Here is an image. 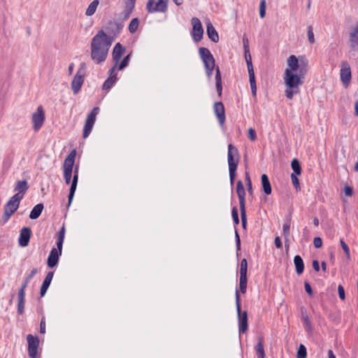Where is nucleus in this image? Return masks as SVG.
<instances>
[{
    "instance_id": "f257e3e1",
    "label": "nucleus",
    "mask_w": 358,
    "mask_h": 358,
    "mask_svg": "<svg viewBox=\"0 0 358 358\" xmlns=\"http://www.w3.org/2000/svg\"><path fill=\"white\" fill-rule=\"evenodd\" d=\"M308 60L304 56L290 55L287 59V67L282 79L285 87V94L289 99H292L294 94L299 92V87L303 85L308 72Z\"/></svg>"
},
{
    "instance_id": "f03ea898",
    "label": "nucleus",
    "mask_w": 358,
    "mask_h": 358,
    "mask_svg": "<svg viewBox=\"0 0 358 358\" xmlns=\"http://www.w3.org/2000/svg\"><path fill=\"white\" fill-rule=\"evenodd\" d=\"M239 152L238 149L232 144L228 145L227 162L229 166V173L230 184L232 186L234 183L236 171L239 162Z\"/></svg>"
},
{
    "instance_id": "7ed1b4c3",
    "label": "nucleus",
    "mask_w": 358,
    "mask_h": 358,
    "mask_svg": "<svg viewBox=\"0 0 358 358\" xmlns=\"http://www.w3.org/2000/svg\"><path fill=\"white\" fill-rule=\"evenodd\" d=\"M87 65L85 63L83 62L80 64L79 68L71 83V89L74 94H77L80 91L85 81Z\"/></svg>"
},
{
    "instance_id": "20e7f679",
    "label": "nucleus",
    "mask_w": 358,
    "mask_h": 358,
    "mask_svg": "<svg viewBox=\"0 0 358 358\" xmlns=\"http://www.w3.org/2000/svg\"><path fill=\"white\" fill-rule=\"evenodd\" d=\"M21 200L18 198V196H13L6 203L3 208V213L1 218L3 224L7 222L12 215L18 209Z\"/></svg>"
},
{
    "instance_id": "39448f33",
    "label": "nucleus",
    "mask_w": 358,
    "mask_h": 358,
    "mask_svg": "<svg viewBox=\"0 0 358 358\" xmlns=\"http://www.w3.org/2000/svg\"><path fill=\"white\" fill-rule=\"evenodd\" d=\"M236 306L238 313L239 334H244L248 328V313L246 311H241V310L240 295L237 290L236 291Z\"/></svg>"
},
{
    "instance_id": "423d86ee",
    "label": "nucleus",
    "mask_w": 358,
    "mask_h": 358,
    "mask_svg": "<svg viewBox=\"0 0 358 358\" xmlns=\"http://www.w3.org/2000/svg\"><path fill=\"white\" fill-rule=\"evenodd\" d=\"M76 152L75 150H72L67 157L65 159L63 164L64 178L65 182L69 185L71 182L73 168L75 162Z\"/></svg>"
},
{
    "instance_id": "0eeeda50",
    "label": "nucleus",
    "mask_w": 358,
    "mask_h": 358,
    "mask_svg": "<svg viewBox=\"0 0 358 358\" xmlns=\"http://www.w3.org/2000/svg\"><path fill=\"white\" fill-rule=\"evenodd\" d=\"M199 54L205 65L207 76L210 78L215 68V59L210 52L206 48H201Z\"/></svg>"
},
{
    "instance_id": "6e6552de",
    "label": "nucleus",
    "mask_w": 358,
    "mask_h": 358,
    "mask_svg": "<svg viewBox=\"0 0 358 358\" xmlns=\"http://www.w3.org/2000/svg\"><path fill=\"white\" fill-rule=\"evenodd\" d=\"M169 0H148L145 9L148 13H165L168 10Z\"/></svg>"
},
{
    "instance_id": "1a4fd4ad",
    "label": "nucleus",
    "mask_w": 358,
    "mask_h": 358,
    "mask_svg": "<svg viewBox=\"0 0 358 358\" xmlns=\"http://www.w3.org/2000/svg\"><path fill=\"white\" fill-rule=\"evenodd\" d=\"M115 37V34L108 31L100 30L93 38L91 45H111Z\"/></svg>"
},
{
    "instance_id": "9d476101",
    "label": "nucleus",
    "mask_w": 358,
    "mask_h": 358,
    "mask_svg": "<svg viewBox=\"0 0 358 358\" xmlns=\"http://www.w3.org/2000/svg\"><path fill=\"white\" fill-rule=\"evenodd\" d=\"M99 108L98 107H94L90 113L87 115L84 128H83V136L84 138H86L90 134L94 124L96 121V117L99 113Z\"/></svg>"
},
{
    "instance_id": "9b49d317",
    "label": "nucleus",
    "mask_w": 358,
    "mask_h": 358,
    "mask_svg": "<svg viewBox=\"0 0 358 358\" xmlns=\"http://www.w3.org/2000/svg\"><path fill=\"white\" fill-rule=\"evenodd\" d=\"M31 122L33 124V129L38 131L43 127L45 122V112L43 106H39L36 111L31 115Z\"/></svg>"
},
{
    "instance_id": "f8f14e48",
    "label": "nucleus",
    "mask_w": 358,
    "mask_h": 358,
    "mask_svg": "<svg viewBox=\"0 0 358 358\" xmlns=\"http://www.w3.org/2000/svg\"><path fill=\"white\" fill-rule=\"evenodd\" d=\"M107 46H92L91 57L97 64L103 62L108 55Z\"/></svg>"
},
{
    "instance_id": "ddd939ff",
    "label": "nucleus",
    "mask_w": 358,
    "mask_h": 358,
    "mask_svg": "<svg viewBox=\"0 0 358 358\" xmlns=\"http://www.w3.org/2000/svg\"><path fill=\"white\" fill-rule=\"evenodd\" d=\"M191 23L192 25V36L195 43L199 42L203 34V29L200 20L197 17L192 18Z\"/></svg>"
},
{
    "instance_id": "4468645a",
    "label": "nucleus",
    "mask_w": 358,
    "mask_h": 358,
    "mask_svg": "<svg viewBox=\"0 0 358 358\" xmlns=\"http://www.w3.org/2000/svg\"><path fill=\"white\" fill-rule=\"evenodd\" d=\"M28 343V354L31 358H37L39 340L37 336L28 334L27 336Z\"/></svg>"
},
{
    "instance_id": "2eb2a0df",
    "label": "nucleus",
    "mask_w": 358,
    "mask_h": 358,
    "mask_svg": "<svg viewBox=\"0 0 358 358\" xmlns=\"http://www.w3.org/2000/svg\"><path fill=\"white\" fill-rule=\"evenodd\" d=\"M341 80L345 87H348L350 83L352 74L350 65L346 62H342L340 71Z\"/></svg>"
},
{
    "instance_id": "dca6fc26",
    "label": "nucleus",
    "mask_w": 358,
    "mask_h": 358,
    "mask_svg": "<svg viewBox=\"0 0 358 358\" xmlns=\"http://www.w3.org/2000/svg\"><path fill=\"white\" fill-rule=\"evenodd\" d=\"M62 248H54L51 250L48 257L47 264L49 268L55 267L59 262V258L62 255Z\"/></svg>"
},
{
    "instance_id": "f3484780",
    "label": "nucleus",
    "mask_w": 358,
    "mask_h": 358,
    "mask_svg": "<svg viewBox=\"0 0 358 358\" xmlns=\"http://www.w3.org/2000/svg\"><path fill=\"white\" fill-rule=\"evenodd\" d=\"M213 110L220 124L222 126L225 122V111L223 103L220 101L215 102Z\"/></svg>"
},
{
    "instance_id": "a211bd4d",
    "label": "nucleus",
    "mask_w": 358,
    "mask_h": 358,
    "mask_svg": "<svg viewBox=\"0 0 358 358\" xmlns=\"http://www.w3.org/2000/svg\"><path fill=\"white\" fill-rule=\"evenodd\" d=\"M31 234V231L29 227H23L21 229L18 239V243L21 247H26L28 245Z\"/></svg>"
},
{
    "instance_id": "6ab92c4d",
    "label": "nucleus",
    "mask_w": 358,
    "mask_h": 358,
    "mask_svg": "<svg viewBox=\"0 0 358 358\" xmlns=\"http://www.w3.org/2000/svg\"><path fill=\"white\" fill-rule=\"evenodd\" d=\"M29 188L27 181L24 180H18L15 183V186L14 188V190L17 192L15 194H14V196H17L20 199H22L24 197V194L27 191Z\"/></svg>"
},
{
    "instance_id": "aec40b11",
    "label": "nucleus",
    "mask_w": 358,
    "mask_h": 358,
    "mask_svg": "<svg viewBox=\"0 0 358 358\" xmlns=\"http://www.w3.org/2000/svg\"><path fill=\"white\" fill-rule=\"evenodd\" d=\"M236 193L240 208L245 207V190L241 180H238L236 183Z\"/></svg>"
},
{
    "instance_id": "412c9836",
    "label": "nucleus",
    "mask_w": 358,
    "mask_h": 358,
    "mask_svg": "<svg viewBox=\"0 0 358 358\" xmlns=\"http://www.w3.org/2000/svg\"><path fill=\"white\" fill-rule=\"evenodd\" d=\"M115 66H113L109 71V77L103 83V90L108 91L115 84L117 80L116 74L115 73Z\"/></svg>"
},
{
    "instance_id": "4be33fe9",
    "label": "nucleus",
    "mask_w": 358,
    "mask_h": 358,
    "mask_svg": "<svg viewBox=\"0 0 358 358\" xmlns=\"http://www.w3.org/2000/svg\"><path fill=\"white\" fill-rule=\"evenodd\" d=\"M78 166H76V169H75V171H74V175H73V177L71 185L70 190H69V206H70L71 202H72V200H73V196H74V194H75V192H76V187H77V184H78Z\"/></svg>"
},
{
    "instance_id": "5701e85b",
    "label": "nucleus",
    "mask_w": 358,
    "mask_h": 358,
    "mask_svg": "<svg viewBox=\"0 0 358 358\" xmlns=\"http://www.w3.org/2000/svg\"><path fill=\"white\" fill-rule=\"evenodd\" d=\"M206 32H207V35H208V38L213 43L218 42V41H219L218 34L210 22H208L206 24Z\"/></svg>"
},
{
    "instance_id": "b1692460",
    "label": "nucleus",
    "mask_w": 358,
    "mask_h": 358,
    "mask_svg": "<svg viewBox=\"0 0 358 358\" xmlns=\"http://www.w3.org/2000/svg\"><path fill=\"white\" fill-rule=\"evenodd\" d=\"M53 275H54V272H52V271L48 273V274L46 275V277L44 279L42 286L41 287L40 294H41V296H45V294L51 283Z\"/></svg>"
},
{
    "instance_id": "393cba45",
    "label": "nucleus",
    "mask_w": 358,
    "mask_h": 358,
    "mask_svg": "<svg viewBox=\"0 0 358 358\" xmlns=\"http://www.w3.org/2000/svg\"><path fill=\"white\" fill-rule=\"evenodd\" d=\"M261 180L264 193L268 195L271 194L272 189L268 176L266 174L262 175Z\"/></svg>"
},
{
    "instance_id": "a878e982",
    "label": "nucleus",
    "mask_w": 358,
    "mask_h": 358,
    "mask_svg": "<svg viewBox=\"0 0 358 358\" xmlns=\"http://www.w3.org/2000/svg\"><path fill=\"white\" fill-rule=\"evenodd\" d=\"M294 264L296 268V272L298 275L301 274L304 270V264L302 258L299 255H296L294 258Z\"/></svg>"
},
{
    "instance_id": "bb28decb",
    "label": "nucleus",
    "mask_w": 358,
    "mask_h": 358,
    "mask_svg": "<svg viewBox=\"0 0 358 358\" xmlns=\"http://www.w3.org/2000/svg\"><path fill=\"white\" fill-rule=\"evenodd\" d=\"M125 52L124 46H115L113 51V57L117 64Z\"/></svg>"
},
{
    "instance_id": "cd10ccee",
    "label": "nucleus",
    "mask_w": 358,
    "mask_h": 358,
    "mask_svg": "<svg viewBox=\"0 0 358 358\" xmlns=\"http://www.w3.org/2000/svg\"><path fill=\"white\" fill-rule=\"evenodd\" d=\"M43 210V205L42 203H38L36 205L33 209L31 210L29 214V218L31 220L37 219L41 214Z\"/></svg>"
},
{
    "instance_id": "c85d7f7f",
    "label": "nucleus",
    "mask_w": 358,
    "mask_h": 358,
    "mask_svg": "<svg viewBox=\"0 0 358 358\" xmlns=\"http://www.w3.org/2000/svg\"><path fill=\"white\" fill-rule=\"evenodd\" d=\"M245 47V62L248 66V73H253V66L252 64V57L250 53V50L248 49V46H244Z\"/></svg>"
},
{
    "instance_id": "c756f323",
    "label": "nucleus",
    "mask_w": 358,
    "mask_h": 358,
    "mask_svg": "<svg viewBox=\"0 0 358 358\" xmlns=\"http://www.w3.org/2000/svg\"><path fill=\"white\" fill-rule=\"evenodd\" d=\"M99 0H94L92 2H91L85 11V15L87 16H92L94 15L96 12L97 6H99Z\"/></svg>"
},
{
    "instance_id": "7c9ffc66",
    "label": "nucleus",
    "mask_w": 358,
    "mask_h": 358,
    "mask_svg": "<svg viewBox=\"0 0 358 358\" xmlns=\"http://www.w3.org/2000/svg\"><path fill=\"white\" fill-rule=\"evenodd\" d=\"M289 229H290V222H289V221H287L283 224L282 232H283V236H285V247H287V249L289 247L287 243L289 242Z\"/></svg>"
},
{
    "instance_id": "2f4dec72",
    "label": "nucleus",
    "mask_w": 358,
    "mask_h": 358,
    "mask_svg": "<svg viewBox=\"0 0 358 358\" xmlns=\"http://www.w3.org/2000/svg\"><path fill=\"white\" fill-rule=\"evenodd\" d=\"M257 355L259 358H265V352L263 345V340L262 338H259L258 343L255 347Z\"/></svg>"
},
{
    "instance_id": "473e14b6",
    "label": "nucleus",
    "mask_w": 358,
    "mask_h": 358,
    "mask_svg": "<svg viewBox=\"0 0 358 358\" xmlns=\"http://www.w3.org/2000/svg\"><path fill=\"white\" fill-rule=\"evenodd\" d=\"M215 82H216V90L220 96L222 94V79H221V73L219 68L216 69V75H215Z\"/></svg>"
},
{
    "instance_id": "72a5a7b5",
    "label": "nucleus",
    "mask_w": 358,
    "mask_h": 358,
    "mask_svg": "<svg viewBox=\"0 0 358 358\" xmlns=\"http://www.w3.org/2000/svg\"><path fill=\"white\" fill-rule=\"evenodd\" d=\"M25 295L18 294L17 312L20 315H22L24 310Z\"/></svg>"
},
{
    "instance_id": "f704fd0d",
    "label": "nucleus",
    "mask_w": 358,
    "mask_h": 358,
    "mask_svg": "<svg viewBox=\"0 0 358 358\" xmlns=\"http://www.w3.org/2000/svg\"><path fill=\"white\" fill-rule=\"evenodd\" d=\"M249 73V80H250V88L252 91V94L253 96H256L257 92V86H256V82H255V73Z\"/></svg>"
},
{
    "instance_id": "c9c22d12",
    "label": "nucleus",
    "mask_w": 358,
    "mask_h": 358,
    "mask_svg": "<svg viewBox=\"0 0 358 358\" xmlns=\"http://www.w3.org/2000/svg\"><path fill=\"white\" fill-rule=\"evenodd\" d=\"M291 166L294 173V174L300 175L301 173V165L296 159H292Z\"/></svg>"
},
{
    "instance_id": "e433bc0d",
    "label": "nucleus",
    "mask_w": 358,
    "mask_h": 358,
    "mask_svg": "<svg viewBox=\"0 0 358 358\" xmlns=\"http://www.w3.org/2000/svg\"><path fill=\"white\" fill-rule=\"evenodd\" d=\"M65 229L63 227L58 234L57 246V248H62L64 240Z\"/></svg>"
},
{
    "instance_id": "4c0bfd02",
    "label": "nucleus",
    "mask_w": 358,
    "mask_h": 358,
    "mask_svg": "<svg viewBox=\"0 0 358 358\" xmlns=\"http://www.w3.org/2000/svg\"><path fill=\"white\" fill-rule=\"evenodd\" d=\"M248 262L245 259H243L240 264V276H247Z\"/></svg>"
},
{
    "instance_id": "58836bf2",
    "label": "nucleus",
    "mask_w": 358,
    "mask_h": 358,
    "mask_svg": "<svg viewBox=\"0 0 358 358\" xmlns=\"http://www.w3.org/2000/svg\"><path fill=\"white\" fill-rule=\"evenodd\" d=\"M247 276H240L239 288L242 293H245L247 289Z\"/></svg>"
},
{
    "instance_id": "ea45409f",
    "label": "nucleus",
    "mask_w": 358,
    "mask_h": 358,
    "mask_svg": "<svg viewBox=\"0 0 358 358\" xmlns=\"http://www.w3.org/2000/svg\"><path fill=\"white\" fill-rule=\"evenodd\" d=\"M139 21L138 18H133L129 24V30L131 33H134L138 27Z\"/></svg>"
},
{
    "instance_id": "a19ab883",
    "label": "nucleus",
    "mask_w": 358,
    "mask_h": 358,
    "mask_svg": "<svg viewBox=\"0 0 358 358\" xmlns=\"http://www.w3.org/2000/svg\"><path fill=\"white\" fill-rule=\"evenodd\" d=\"M135 3H136V1H126V2H125V13H127V16H129L133 11V10L135 7Z\"/></svg>"
},
{
    "instance_id": "79ce46f5",
    "label": "nucleus",
    "mask_w": 358,
    "mask_h": 358,
    "mask_svg": "<svg viewBox=\"0 0 358 358\" xmlns=\"http://www.w3.org/2000/svg\"><path fill=\"white\" fill-rule=\"evenodd\" d=\"M350 41L352 43L358 44V23L350 33Z\"/></svg>"
},
{
    "instance_id": "37998d69",
    "label": "nucleus",
    "mask_w": 358,
    "mask_h": 358,
    "mask_svg": "<svg viewBox=\"0 0 358 358\" xmlns=\"http://www.w3.org/2000/svg\"><path fill=\"white\" fill-rule=\"evenodd\" d=\"M241 224L243 229H246L247 226V217H246V210L245 207L240 208Z\"/></svg>"
},
{
    "instance_id": "c03bdc74",
    "label": "nucleus",
    "mask_w": 358,
    "mask_h": 358,
    "mask_svg": "<svg viewBox=\"0 0 358 358\" xmlns=\"http://www.w3.org/2000/svg\"><path fill=\"white\" fill-rule=\"evenodd\" d=\"M266 0H261L259 3V16L264 18L266 15Z\"/></svg>"
},
{
    "instance_id": "a18cd8bd",
    "label": "nucleus",
    "mask_w": 358,
    "mask_h": 358,
    "mask_svg": "<svg viewBox=\"0 0 358 358\" xmlns=\"http://www.w3.org/2000/svg\"><path fill=\"white\" fill-rule=\"evenodd\" d=\"M306 357V348L303 345H301L297 352V358Z\"/></svg>"
},
{
    "instance_id": "49530a36",
    "label": "nucleus",
    "mask_w": 358,
    "mask_h": 358,
    "mask_svg": "<svg viewBox=\"0 0 358 358\" xmlns=\"http://www.w3.org/2000/svg\"><path fill=\"white\" fill-rule=\"evenodd\" d=\"M340 243H341V245L347 258L349 259L350 257L349 247L348 246V245L345 243V241L342 238L340 240Z\"/></svg>"
},
{
    "instance_id": "de8ad7c7",
    "label": "nucleus",
    "mask_w": 358,
    "mask_h": 358,
    "mask_svg": "<svg viewBox=\"0 0 358 358\" xmlns=\"http://www.w3.org/2000/svg\"><path fill=\"white\" fill-rule=\"evenodd\" d=\"M129 57L130 55L129 54L123 59V60L121 62L118 66V70L122 71L128 65Z\"/></svg>"
},
{
    "instance_id": "09e8293b",
    "label": "nucleus",
    "mask_w": 358,
    "mask_h": 358,
    "mask_svg": "<svg viewBox=\"0 0 358 358\" xmlns=\"http://www.w3.org/2000/svg\"><path fill=\"white\" fill-rule=\"evenodd\" d=\"M30 281L25 278L24 281L22 282L20 289H19L18 294L19 295H25V289L27 287L28 284Z\"/></svg>"
},
{
    "instance_id": "8fccbe9b",
    "label": "nucleus",
    "mask_w": 358,
    "mask_h": 358,
    "mask_svg": "<svg viewBox=\"0 0 358 358\" xmlns=\"http://www.w3.org/2000/svg\"><path fill=\"white\" fill-rule=\"evenodd\" d=\"M303 320L305 324V328L306 331H310L312 330L311 322L308 319V315H303Z\"/></svg>"
},
{
    "instance_id": "3c124183",
    "label": "nucleus",
    "mask_w": 358,
    "mask_h": 358,
    "mask_svg": "<svg viewBox=\"0 0 358 358\" xmlns=\"http://www.w3.org/2000/svg\"><path fill=\"white\" fill-rule=\"evenodd\" d=\"M245 181H246V185L248 187V191L250 194H252V182H251L250 176L248 173H245Z\"/></svg>"
},
{
    "instance_id": "603ef678",
    "label": "nucleus",
    "mask_w": 358,
    "mask_h": 358,
    "mask_svg": "<svg viewBox=\"0 0 358 358\" xmlns=\"http://www.w3.org/2000/svg\"><path fill=\"white\" fill-rule=\"evenodd\" d=\"M231 215L234 224L238 225L239 224V218L237 209L235 207L232 208Z\"/></svg>"
},
{
    "instance_id": "864d4df0",
    "label": "nucleus",
    "mask_w": 358,
    "mask_h": 358,
    "mask_svg": "<svg viewBox=\"0 0 358 358\" xmlns=\"http://www.w3.org/2000/svg\"><path fill=\"white\" fill-rule=\"evenodd\" d=\"M291 180H292V184L295 187V188L296 189H299L300 188L299 180L295 174H294V173L291 174Z\"/></svg>"
},
{
    "instance_id": "5fc2aeb1",
    "label": "nucleus",
    "mask_w": 358,
    "mask_h": 358,
    "mask_svg": "<svg viewBox=\"0 0 358 358\" xmlns=\"http://www.w3.org/2000/svg\"><path fill=\"white\" fill-rule=\"evenodd\" d=\"M248 137L252 141H255L256 140L257 135H256V131L254 129L250 128L248 129Z\"/></svg>"
},
{
    "instance_id": "6e6d98bb",
    "label": "nucleus",
    "mask_w": 358,
    "mask_h": 358,
    "mask_svg": "<svg viewBox=\"0 0 358 358\" xmlns=\"http://www.w3.org/2000/svg\"><path fill=\"white\" fill-rule=\"evenodd\" d=\"M338 296L341 300H344L345 298V290L342 285H339L338 287Z\"/></svg>"
},
{
    "instance_id": "4d7b16f0",
    "label": "nucleus",
    "mask_w": 358,
    "mask_h": 358,
    "mask_svg": "<svg viewBox=\"0 0 358 358\" xmlns=\"http://www.w3.org/2000/svg\"><path fill=\"white\" fill-rule=\"evenodd\" d=\"M308 41H309L310 43H313L315 42L314 34H313V29L311 27L308 28Z\"/></svg>"
},
{
    "instance_id": "13d9d810",
    "label": "nucleus",
    "mask_w": 358,
    "mask_h": 358,
    "mask_svg": "<svg viewBox=\"0 0 358 358\" xmlns=\"http://www.w3.org/2000/svg\"><path fill=\"white\" fill-rule=\"evenodd\" d=\"M344 193L347 196H351L353 194V189L350 186L346 185L344 187Z\"/></svg>"
},
{
    "instance_id": "bf43d9fd",
    "label": "nucleus",
    "mask_w": 358,
    "mask_h": 358,
    "mask_svg": "<svg viewBox=\"0 0 358 358\" xmlns=\"http://www.w3.org/2000/svg\"><path fill=\"white\" fill-rule=\"evenodd\" d=\"M313 244L316 248H320L322 247V241L320 237H315L313 240Z\"/></svg>"
},
{
    "instance_id": "052dcab7",
    "label": "nucleus",
    "mask_w": 358,
    "mask_h": 358,
    "mask_svg": "<svg viewBox=\"0 0 358 358\" xmlns=\"http://www.w3.org/2000/svg\"><path fill=\"white\" fill-rule=\"evenodd\" d=\"M38 269L36 268H34L31 272L27 275L26 279L30 281L34 276L37 273Z\"/></svg>"
},
{
    "instance_id": "680f3d73",
    "label": "nucleus",
    "mask_w": 358,
    "mask_h": 358,
    "mask_svg": "<svg viewBox=\"0 0 358 358\" xmlns=\"http://www.w3.org/2000/svg\"><path fill=\"white\" fill-rule=\"evenodd\" d=\"M304 287H305V290L308 293V294L310 295V296H312L313 295V290H312L311 286L309 284V282H306L304 283Z\"/></svg>"
},
{
    "instance_id": "e2e57ef3",
    "label": "nucleus",
    "mask_w": 358,
    "mask_h": 358,
    "mask_svg": "<svg viewBox=\"0 0 358 358\" xmlns=\"http://www.w3.org/2000/svg\"><path fill=\"white\" fill-rule=\"evenodd\" d=\"M40 332L41 334L45 333V322L44 317L42 318L41 323H40Z\"/></svg>"
},
{
    "instance_id": "0e129e2a",
    "label": "nucleus",
    "mask_w": 358,
    "mask_h": 358,
    "mask_svg": "<svg viewBox=\"0 0 358 358\" xmlns=\"http://www.w3.org/2000/svg\"><path fill=\"white\" fill-rule=\"evenodd\" d=\"M274 243H275V247L277 248H278V249L282 248V242H281V240H280L279 236H276L275 238Z\"/></svg>"
},
{
    "instance_id": "69168bd1",
    "label": "nucleus",
    "mask_w": 358,
    "mask_h": 358,
    "mask_svg": "<svg viewBox=\"0 0 358 358\" xmlns=\"http://www.w3.org/2000/svg\"><path fill=\"white\" fill-rule=\"evenodd\" d=\"M235 235H236V247H237L238 250H240V248H241V241H240V237H239V235H238L237 231H236Z\"/></svg>"
},
{
    "instance_id": "338daca9",
    "label": "nucleus",
    "mask_w": 358,
    "mask_h": 358,
    "mask_svg": "<svg viewBox=\"0 0 358 358\" xmlns=\"http://www.w3.org/2000/svg\"><path fill=\"white\" fill-rule=\"evenodd\" d=\"M313 268H314V270L315 271H319V270H320V264H319L318 261L314 260L313 262Z\"/></svg>"
},
{
    "instance_id": "774afa93",
    "label": "nucleus",
    "mask_w": 358,
    "mask_h": 358,
    "mask_svg": "<svg viewBox=\"0 0 358 358\" xmlns=\"http://www.w3.org/2000/svg\"><path fill=\"white\" fill-rule=\"evenodd\" d=\"M355 115L358 117V101L355 103Z\"/></svg>"
}]
</instances>
